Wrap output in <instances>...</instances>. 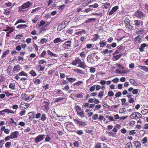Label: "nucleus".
I'll return each mask as SVG.
<instances>
[{
  "label": "nucleus",
  "instance_id": "obj_1",
  "mask_svg": "<svg viewBox=\"0 0 148 148\" xmlns=\"http://www.w3.org/2000/svg\"><path fill=\"white\" fill-rule=\"evenodd\" d=\"M71 64L75 66H76L78 64L77 67L85 69L87 67L85 62L84 61H82L81 59L78 57L75 58V60H73Z\"/></svg>",
  "mask_w": 148,
  "mask_h": 148
},
{
  "label": "nucleus",
  "instance_id": "obj_2",
  "mask_svg": "<svg viewBox=\"0 0 148 148\" xmlns=\"http://www.w3.org/2000/svg\"><path fill=\"white\" fill-rule=\"evenodd\" d=\"M32 4V3L29 1H27L26 2L24 3L22 5L18 8V11L23 12L27 10L28 9H30Z\"/></svg>",
  "mask_w": 148,
  "mask_h": 148
},
{
  "label": "nucleus",
  "instance_id": "obj_3",
  "mask_svg": "<svg viewBox=\"0 0 148 148\" xmlns=\"http://www.w3.org/2000/svg\"><path fill=\"white\" fill-rule=\"evenodd\" d=\"M49 103L46 101H44L42 103L41 109L45 112H47L49 109Z\"/></svg>",
  "mask_w": 148,
  "mask_h": 148
},
{
  "label": "nucleus",
  "instance_id": "obj_4",
  "mask_svg": "<svg viewBox=\"0 0 148 148\" xmlns=\"http://www.w3.org/2000/svg\"><path fill=\"white\" fill-rule=\"evenodd\" d=\"M74 121L76 124L78 125L79 126L81 127H84L87 124L86 122L81 121L80 119H75Z\"/></svg>",
  "mask_w": 148,
  "mask_h": 148
},
{
  "label": "nucleus",
  "instance_id": "obj_5",
  "mask_svg": "<svg viewBox=\"0 0 148 148\" xmlns=\"http://www.w3.org/2000/svg\"><path fill=\"white\" fill-rule=\"evenodd\" d=\"M135 14L136 16L139 18L144 17L146 15L145 13H144L138 10L135 12Z\"/></svg>",
  "mask_w": 148,
  "mask_h": 148
},
{
  "label": "nucleus",
  "instance_id": "obj_6",
  "mask_svg": "<svg viewBox=\"0 0 148 148\" xmlns=\"http://www.w3.org/2000/svg\"><path fill=\"white\" fill-rule=\"evenodd\" d=\"M45 136V134H41L38 136L34 139V142L35 143H38L43 140Z\"/></svg>",
  "mask_w": 148,
  "mask_h": 148
},
{
  "label": "nucleus",
  "instance_id": "obj_7",
  "mask_svg": "<svg viewBox=\"0 0 148 148\" xmlns=\"http://www.w3.org/2000/svg\"><path fill=\"white\" fill-rule=\"evenodd\" d=\"M96 53H90L87 56V60L88 62L89 63H92L94 61V58L95 57V56Z\"/></svg>",
  "mask_w": 148,
  "mask_h": 148
},
{
  "label": "nucleus",
  "instance_id": "obj_8",
  "mask_svg": "<svg viewBox=\"0 0 148 148\" xmlns=\"http://www.w3.org/2000/svg\"><path fill=\"white\" fill-rule=\"evenodd\" d=\"M143 37L140 35H138L134 39V44H139L142 41Z\"/></svg>",
  "mask_w": 148,
  "mask_h": 148
},
{
  "label": "nucleus",
  "instance_id": "obj_9",
  "mask_svg": "<svg viewBox=\"0 0 148 148\" xmlns=\"http://www.w3.org/2000/svg\"><path fill=\"white\" fill-rule=\"evenodd\" d=\"M113 60L114 61L118 60L122 56V53H119L115 51V52L113 54Z\"/></svg>",
  "mask_w": 148,
  "mask_h": 148
},
{
  "label": "nucleus",
  "instance_id": "obj_10",
  "mask_svg": "<svg viewBox=\"0 0 148 148\" xmlns=\"http://www.w3.org/2000/svg\"><path fill=\"white\" fill-rule=\"evenodd\" d=\"M141 114L138 112H135L132 113L130 116L132 119L137 118L139 119L142 117Z\"/></svg>",
  "mask_w": 148,
  "mask_h": 148
},
{
  "label": "nucleus",
  "instance_id": "obj_11",
  "mask_svg": "<svg viewBox=\"0 0 148 148\" xmlns=\"http://www.w3.org/2000/svg\"><path fill=\"white\" fill-rule=\"evenodd\" d=\"M71 42L72 41L71 40H68L62 44V46L65 49H68L69 47H71Z\"/></svg>",
  "mask_w": 148,
  "mask_h": 148
},
{
  "label": "nucleus",
  "instance_id": "obj_12",
  "mask_svg": "<svg viewBox=\"0 0 148 148\" xmlns=\"http://www.w3.org/2000/svg\"><path fill=\"white\" fill-rule=\"evenodd\" d=\"M14 29L7 25H4L3 27V31L5 32H13Z\"/></svg>",
  "mask_w": 148,
  "mask_h": 148
},
{
  "label": "nucleus",
  "instance_id": "obj_13",
  "mask_svg": "<svg viewBox=\"0 0 148 148\" xmlns=\"http://www.w3.org/2000/svg\"><path fill=\"white\" fill-rule=\"evenodd\" d=\"M66 22H67L63 21L58 25L57 29L58 31H60L64 29L66 27Z\"/></svg>",
  "mask_w": 148,
  "mask_h": 148
},
{
  "label": "nucleus",
  "instance_id": "obj_14",
  "mask_svg": "<svg viewBox=\"0 0 148 148\" xmlns=\"http://www.w3.org/2000/svg\"><path fill=\"white\" fill-rule=\"evenodd\" d=\"M119 7L118 6H115L112 8V10L108 13L109 16H110L113 14L114 13L119 9Z\"/></svg>",
  "mask_w": 148,
  "mask_h": 148
},
{
  "label": "nucleus",
  "instance_id": "obj_15",
  "mask_svg": "<svg viewBox=\"0 0 148 148\" xmlns=\"http://www.w3.org/2000/svg\"><path fill=\"white\" fill-rule=\"evenodd\" d=\"M19 134L18 132L17 131H16L14 132H12L11 133V134L10 135L11 139L15 138H16L17 137V136Z\"/></svg>",
  "mask_w": 148,
  "mask_h": 148
},
{
  "label": "nucleus",
  "instance_id": "obj_16",
  "mask_svg": "<svg viewBox=\"0 0 148 148\" xmlns=\"http://www.w3.org/2000/svg\"><path fill=\"white\" fill-rule=\"evenodd\" d=\"M125 49V47L119 46L117 47V49L116 51L119 53H122V52L124 51Z\"/></svg>",
  "mask_w": 148,
  "mask_h": 148
},
{
  "label": "nucleus",
  "instance_id": "obj_17",
  "mask_svg": "<svg viewBox=\"0 0 148 148\" xmlns=\"http://www.w3.org/2000/svg\"><path fill=\"white\" fill-rule=\"evenodd\" d=\"M35 112H30L28 113L29 115L28 119L31 120L34 118Z\"/></svg>",
  "mask_w": 148,
  "mask_h": 148
},
{
  "label": "nucleus",
  "instance_id": "obj_18",
  "mask_svg": "<svg viewBox=\"0 0 148 148\" xmlns=\"http://www.w3.org/2000/svg\"><path fill=\"white\" fill-rule=\"evenodd\" d=\"M21 68L19 65L17 64L14 66L13 69V71L15 73L19 71L20 70Z\"/></svg>",
  "mask_w": 148,
  "mask_h": 148
},
{
  "label": "nucleus",
  "instance_id": "obj_19",
  "mask_svg": "<svg viewBox=\"0 0 148 148\" xmlns=\"http://www.w3.org/2000/svg\"><path fill=\"white\" fill-rule=\"evenodd\" d=\"M12 70V66L11 65H9L8 67L6 70L7 73L9 75H12L13 73Z\"/></svg>",
  "mask_w": 148,
  "mask_h": 148
},
{
  "label": "nucleus",
  "instance_id": "obj_20",
  "mask_svg": "<svg viewBox=\"0 0 148 148\" xmlns=\"http://www.w3.org/2000/svg\"><path fill=\"white\" fill-rule=\"evenodd\" d=\"M3 110V113H6L7 114L11 113L15 114V112L13 110H10L8 109H5Z\"/></svg>",
  "mask_w": 148,
  "mask_h": 148
},
{
  "label": "nucleus",
  "instance_id": "obj_21",
  "mask_svg": "<svg viewBox=\"0 0 148 148\" xmlns=\"http://www.w3.org/2000/svg\"><path fill=\"white\" fill-rule=\"evenodd\" d=\"M9 51L10 50L9 49H7L3 53L1 59H3L4 58L6 57V56L8 54Z\"/></svg>",
  "mask_w": 148,
  "mask_h": 148
},
{
  "label": "nucleus",
  "instance_id": "obj_22",
  "mask_svg": "<svg viewBox=\"0 0 148 148\" xmlns=\"http://www.w3.org/2000/svg\"><path fill=\"white\" fill-rule=\"evenodd\" d=\"M147 46V44L143 43L142 44L139 48V49L140 52H142L144 51V48Z\"/></svg>",
  "mask_w": 148,
  "mask_h": 148
},
{
  "label": "nucleus",
  "instance_id": "obj_23",
  "mask_svg": "<svg viewBox=\"0 0 148 148\" xmlns=\"http://www.w3.org/2000/svg\"><path fill=\"white\" fill-rule=\"evenodd\" d=\"M33 82L35 85H39L41 82L40 80L37 78H34L33 80Z\"/></svg>",
  "mask_w": 148,
  "mask_h": 148
},
{
  "label": "nucleus",
  "instance_id": "obj_24",
  "mask_svg": "<svg viewBox=\"0 0 148 148\" xmlns=\"http://www.w3.org/2000/svg\"><path fill=\"white\" fill-rule=\"evenodd\" d=\"M99 44L100 47L103 48L106 45L107 42L105 40H103L102 41H100L99 42Z\"/></svg>",
  "mask_w": 148,
  "mask_h": 148
},
{
  "label": "nucleus",
  "instance_id": "obj_25",
  "mask_svg": "<svg viewBox=\"0 0 148 148\" xmlns=\"http://www.w3.org/2000/svg\"><path fill=\"white\" fill-rule=\"evenodd\" d=\"M75 109L76 110L77 114H78L79 112H81V111H83L82 110L81 108L78 105L75 106Z\"/></svg>",
  "mask_w": 148,
  "mask_h": 148
},
{
  "label": "nucleus",
  "instance_id": "obj_26",
  "mask_svg": "<svg viewBox=\"0 0 148 148\" xmlns=\"http://www.w3.org/2000/svg\"><path fill=\"white\" fill-rule=\"evenodd\" d=\"M73 71L75 73H79L80 74H84V73L83 71L79 69H73Z\"/></svg>",
  "mask_w": 148,
  "mask_h": 148
},
{
  "label": "nucleus",
  "instance_id": "obj_27",
  "mask_svg": "<svg viewBox=\"0 0 148 148\" xmlns=\"http://www.w3.org/2000/svg\"><path fill=\"white\" fill-rule=\"evenodd\" d=\"M138 67L140 68V70H143L146 72H148V68L147 67L145 66H142L139 65Z\"/></svg>",
  "mask_w": 148,
  "mask_h": 148
},
{
  "label": "nucleus",
  "instance_id": "obj_28",
  "mask_svg": "<svg viewBox=\"0 0 148 148\" xmlns=\"http://www.w3.org/2000/svg\"><path fill=\"white\" fill-rule=\"evenodd\" d=\"M134 25L137 26L138 27H140V24L141 21L138 20H134Z\"/></svg>",
  "mask_w": 148,
  "mask_h": 148
},
{
  "label": "nucleus",
  "instance_id": "obj_29",
  "mask_svg": "<svg viewBox=\"0 0 148 148\" xmlns=\"http://www.w3.org/2000/svg\"><path fill=\"white\" fill-rule=\"evenodd\" d=\"M66 77L67 80L71 83H73L76 80L75 78L72 77L69 78L68 77V76L67 75H66Z\"/></svg>",
  "mask_w": 148,
  "mask_h": 148
},
{
  "label": "nucleus",
  "instance_id": "obj_30",
  "mask_svg": "<svg viewBox=\"0 0 148 148\" xmlns=\"http://www.w3.org/2000/svg\"><path fill=\"white\" fill-rule=\"evenodd\" d=\"M47 54L48 55L50 56H54L55 57H57L58 55L57 54H54L51 52L49 50L47 51Z\"/></svg>",
  "mask_w": 148,
  "mask_h": 148
},
{
  "label": "nucleus",
  "instance_id": "obj_31",
  "mask_svg": "<svg viewBox=\"0 0 148 148\" xmlns=\"http://www.w3.org/2000/svg\"><path fill=\"white\" fill-rule=\"evenodd\" d=\"M34 96L32 95H31L29 96L26 95L25 97V99L26 101H29L32 100V98H34Z\"/></svg>",
  "mask_w": 148,
  "mask_h": 148
},
{
  "label": "nucleus",
  "instance_id": "obj_32",
  "mask_svg": "<svg viewBox=\"0 0 148 148\" xmlns=\"http://www.w3.org/2000/svg\"><path fill=\"white\" fill-rule=\"evenodd\" d=\"M27 27V25L26 24H21L16 26L17 28L20 29H25L26 27Z\"/></svg>",
  "mask_w": 148,
  "mask_h": 148
},
{
  "label": "nucleus",
  "instance_id": "obj_33",
  "mask_svg": "<svg viewBox=\"0 0 148 148\" xmlns=\"http://www.w3.org/2000/svg\"><path fill=\"white\" fill-rule=\"evenodd\" d=\"M135 146H136V148H140L141 146V143L138 141H135L134 142Z\"/></svg>",
  "mask_w": 148,
  "mask_h": 148
},
{
  "label": "nucleus",
  "instance_id": "obj_34",
  "mask_svg": "<svg viewBox=\"0 0 148 148\" xmlns=\"http://www.w3.org/2000/svg\"><path fill=\"white\" fill-rule=\"evenodd\" d=\"M62 41L60 38H55L53 41V42L55 44H56L59 42H62Z\"/></svg>",
  "mask_w": 148,
  "mask_h": 148
},
{
  "label": "nucleus",
  "instance_id": "obj_35",
  "mask_svg": "<svg viewBox=\"0 0 148 148\" xmlns=\"http://www.w3.org/2000/svg\"><path fill=\"white\" fill-rule=\"evenodd\" d=\"M41 9L40 7H38L35 9H33L31 12V13L32 14L34 13H37L38 11Z\"/></svg>",
  "mask_w": 148,
  "mask_h": 148
},
{
  "label": "nucleus",
  "instance_id": "obj_36",
  "mask_svg": "<svg viewBox=\"0 0 148 148\" xmlns=\"http://www.w3.org/2000/svg\"><path fill=\"white\" fill-rule=\"evenodd\" d=\"M73 125L72 123H70L69 124H67L66 126V129L69 131L71 130V127L73 126Z\"/></svg>",
  "mask_w": 148,
  "mask_h": 148
},
{
  "label": "nucleus",
  "instance_id": "obj_37",
  "mask_svg": "<svg viewBox=\"0 0 148 148\" xmlns=\"http://www.w3.org/2000/svg\"><path fill=\"white\" fill-rule=\"evenodd\" d=\"M47 55L46 51L45 50L43 51L39 55V57L40 58L43 57V58H45V56Z\"/></svg>",
  "mask_w": 148,
  "mask_h": 148
},
{
  "label": "nucleus",
  "instance_id": "obj_38",
  "mask_svg": "<svg viewBox=\"0 0 148 148\" xmlns=\"http://www.w3.org/2000/svg\"><path fill=\"white\" fill-rule=\"evenodd\" d=\"M104 8L105 9H107L110 8V3H104L103 5Z\"/></svg>",
  "mask_w": 148,
  "mask_h": 148
},
{
  "label": "nucleus",
  "instance_id": "obj_39",
  "mask_svg": "<svg viewBox=\"0 0 148 148\" xmlns=\"http://www.w3.org/2000/svg\"><path fill=\"white\" fill-rule=\"evenodd\" d=\"M77 115L82 118H83L85 117V113L83 111H81L80 112H79Z\"/></svg>",
  "mask_w": 148,
  "mask_h": 148
},
{
  "label": "nucleus",
  "instance_id": "obj_40",
  "mask_svg": "<svg viewBox=\"0 0 148 148\" xmlns=\"http://www.w3.org/2000/svg\"><path fill=\"white\" fill-rule=\"evenodd\" d=\"M130 82L132 84L134 85V86H136L137 85L136 81L132 79H130Z\"/></svg>",
  "mask_w": 148,
  "mask_h": 148
},
{
  "label": "nucleus",
  "instance_id": "obj_41",
  "mask_svg": "<svg viewBox=\"0 0 148 148\" xmlns=\"http://www.w3.org/2000/svg\"><path fill=\"white\" fill-rule=\"evenodd\" d=\"M17 75H18V76H25L26 77H27L28 75L27 74L23 71L18 73Z\"/></svg>",
  "mask_w": 148,
  "mask_h": 148
},
{
  "label": "nucleus",
  "instance_id": "obj_42",
  "mask_svg": "<svg viewBox=\"0 0 148 148\" xmlns=\"http://www.w3.org/2000/svg\"><path fill=\"white\" fill-rule=\"evenodd\" d=\"M26 22V21H24V20L22 19H20L18 20H17L16 21L14 25H16L20 23H25Z\"/></svg>",
  "mask_w": 148,
  "mask_h": 148
},
{
  "label": "nucleus",
  "instance_id": "obj_43",
  "mask_svg": "<svg viewBox=\"0 0 148 148\" xmlns=\"http://www.w3.org/2000/svg\"><path fill=\"white\" fill-rule=\"evenodd\" d=\"M29 74L33 77H35L36 76L37 74L36 72L33 70H32L29 72Z\"/></svg>",
  "mask_w": 148,
  "mask_h": 148
},
{
  "label": "nucleus",
  "instance_id": "obj_44",
  "mask_svg": "<svg viewBox=\"0 0 148 148\" xmlns=\"http://www.w3.org/2000/svg\"><path fill=\"white\" fill-rule=\"evenodd\" d=\"M148 141V138L147 137H144L141 140L142 143L143 144H145Z\"/></svg>",
  "mask_w": 148,
  "mask_h": 148
},
{
  "label": "nucleus",
  "instance_id": "obj_45",
  "mask_svg": "<svg viewBox=\"0 0 148 148\" xmlns=\"http://www.w3.org/2000/svg\"><path fill=\"white\" fill-rule=\"evenodd\" d=\"M79 55L82 58V60H84L86 56V55L84 51L81 52L79 54Z\"/></svg>",
  "mask_w": 148,
  "mask_h": 148
},
{
  "label": "nucleus",
  "instance_id": "obj_46",
  "mask_svg": "<svg viewBox=\"0 0 148 148\" xmlns=\"http://www.w3.org/2000/svg\"><path fill=\"white\" fill-rule=\"evenodd\" d=\"M55 72V70L54 69L51 70L49 71L48 74L49 75L50 77H52V75Z\"/></svg>",
  "mask_w": 148,
  "mask_h": 148
},
{
  "label": "nucleus",
  "instance_id": "obj_47",
  "mask_svg": "<svg viewBox=\"0 0 148 148\" xmlns=\"http://www.w3.org/2000/svg\"><path fill=\"white\" fill-rule=\"evenodd\" d=\"M22 107L23 108H28L29 106V104L28 103H25L23 104H22L21 105Z\"/></svg>",
  "mask_w": 148,
  "mask_h": 148
},
{
  "label": "nucleus",
  "instance_id": "obj_48",
  "mask_svg": "<svg viewBox=\"0 0 148 148\" xmlns=\"http://www.w3.org/2000/svg\"><path fill=\"white\" fill-rule=\"evenodd\" d=\"M37 66L40 68L39 70H38L39 71H43L45 69V67L42 66V65H38Z\"/></svg>",
  "mask_w": 148,
  "mask_h": 148
},
{
  "label": "nucleus",
  "instance_id": "obj_49",
  "mask_svg": "<svg viewBox=\"0 0 148 148\" xmlns=\"http://www.w3.org/2000/svg\"><path fill=\"white\" fill-rule=\"evenodd\" d=\"M38 62L39 64V65H41L42 64H43L44 63H46V61L44 60H40L38 61Z\"/></svg>",
  "mask_w": 148,
  "mask_h": 148
},
{
  "label": "nucleus",
  "instance_id": "obj_50",
  "mask_svg": "<svg viewBox=\"0 0 148 148\" xmlns=\"http://www.w3.org/2000/svg\"><path fill=\"white\" fill-rule=\"evenodd\" d=\"M104 91L102 90L100 91L99 93L98 96V97L101 98L103 97L104 95Z\"/></svg>",
  "mask_w": 148,
  "mask_h": 148
},
{
  "label": "nucleus",
  "instance_id": "obj_51",
  "mask_svg": "<svg viewBox=\"0 0 148 148\" xmlns=\"http://www.w3.org/2000/svg\"><path fill=\"white\" fill-rule=\"evenodd\" d=\"M83 83V82L82 81H79L73 84V86H75L76 85L77 86H79L81 85Z\"/></svg>",
  "mask_w": 148,
  "mask_h": 148
},
{
  "label": "nucleus",
  "instance_id": "obj_52",
  "mask_svg": "<svg viewBox=\"0 0 148 148\" xmlns=\"http://www.w3.org/2000/svg\"><path fill=\"white\" fill-rule=\"evenodd\" d=\"M126 27L128 28V29L131 31H132L134 29V27L133 26L131 25L130 24H129L126 25H125Z\"/></svg>",
  "mask_w": 148,
  "mask_h": 148
},
{
  "label": "nucleus",
  "instance_id": "obj_53",
  "mask_svg": "<svg viewBox=\"0 0 148 148\" xmlns=\"http://www.w3.org/2000/svg\"><path fill=\"white\" fill-rule=\"evenodd\" d=\"M95 148H102L101 143H97L95 145Z\"/></svg>",
  "mask_w": 148,
  "mask_h": 148
},
{
  "label": "nucleus",
  "instance_id": "obj_54",
  "mask_svg": "<svg viewBox=\"0 0 148 148\" xmlns=\"http://www.w3.org/2000/svg\"><path fill=\"white\" fill-rule=\"evenodd\" d=\"M38 16H36L34 18V19L32 20V21L33 23H36L37 21L38 20Z\"/></svg>",
  "mask_w": 148,
  "mask_h": 148
},
{
  "label": "nucleus",
  "instance_id": "obj_55",
  "mask_svg": "<svg viewBox=\"0 0 148 148\" xmlns=\"http://www.w3.org/2000/svg\"><path fill=\"white\" fill-rule=\"evenodd\" d=\"M124 21L125 24V25L129 24L130 22V21L129 20V18L127 17H126L125 18Z\"/></svg>",
  "mask_w": 148,
  "mask_h": 148
},
{
  "label": "nucleus",
  "instance_id": "obj_56",
  "mask_svg": "<svg viewBox=\"0 0 148 148\" xmlns=\"http://www.w3.org/2000/svg\"><path fill=\"white\" fill-rule=\"evenodd\" d=\"M46 119L47 117L46 114L45 113L42 114L41 118V120L42 121H44Z\"/></svg>",
  "mask_w": 148,
  "mask_h": 148
},
{
  "label": "nucleus",
  "instance_id": "obj_57",
  "mask_svg": "<svg viewBox=\"0 0 148 148\" xmlns=\"http://www.w3.org/2000/svg\"><path fill=\"white\" fill-rule=\"evenodd\" d=\"M47 39L43 38L40 40V42L42 44H43L44 43L47 42Z\"/></svg>",
  "mask_w": 148,
  "mask_h": 148
},
{
  "label": "nucleus",
  "instance_id": "obj_58",
  "mask_svg": "<svg viewBox=\"0 0 148 148\" xmlns=\"http://www.w3.org/2000/svg\"><path fill=\"white\" fill-rule=\"evenodd\" d=\"M9 87L12 90H14L15 89V84L11 83L9 85Z\"/></svg>",
  "mask_w": 148,
  "mask_h": 148
},
{
  "label": "nucleus",
  "instance_id": "obj_59",
  "mask_svg": "<svg viewBox=\"0 0 148 148\" xmlns=\"http://www.w3.org/2000/svg\"><path fill=\"white\" fill-rule=\"evenodd\" d=\"M75 96L77 98H83V93L82 92H81L80 94H76Z\"/></svg>",
  "mask_w": 148,
  "mask_h": 148
},
{
  "label": "nucleus",
  "instance_id": "obj_60",
  "mask_svg": "<svg viewBox=\"0 0 148 148\" xmlns=\"http://www.w3.org/2000/svg\"><path fill=\"white\" fill-rule=\"evenodd\" d=\"M95 18H90L88 20L86 21L85 23H90L92 21H95Z\"/></svg>",
  "mask_w": 148,
  "mask_h": 148
},
{
  "label": "nucleus",
  "instance_id": "obj_61",
  "mask_svg": "<svg viewBox=\"0 0 148 148\" xmlns=\"http://www.w3.org/2000/svg\"><path fill=\"white\" fill-rule=\"evenodd\" d=\"M46 22L45 21L43 20H41L39 24L38 25V27H41L42 26L45 24Z\"/></svg>",
  "mask_w": 148,
  "mask_h": 148
},
{
  "label": "nucleus",
  "instance_id": "obj_62",
  "mask_svg": "<svg viewBox=\"0 0 148 148\" xmlns=\"http://www.w3.org/2000/svg\"><path fill=\"white\" fill-rule=\"evenodd\" d=\"M132 146V144L131 142H128L126 145L125 148H130Z\"/></svg>",
  "mask_w": 148,
  "mask_h": 148
},
{
  "label": "nucleus",
  "instance_id": "obj_63",
  "mask_svg": "<svg viewBox=\"0 0 148 148\" xmlns=\"http://www.w3.org/2000/svg\"><path fill=\"white\" fill-rule=\"evenodd\" d=\"M95 37H94L93 38V41H96L99 38V36L97 34H95Z\"/></svg>",
  "mask_w": 148,
  "mask_h": 148
},
{
  "label": "nucleus",
  "instance_id": "obj_64",
  "mask_svg": "<svg viewBox=\"0 0 148 148\" xmlns=\"http://www.w3.org/2000/svg\"><path fill=\"white\" fill-rule=\"evenodd\" d=\"M10 12H11L10 11L9 9H5V10L4 14L5 15H8L10 14Z\"/></svg>",
  "mask_w": 148,
  "mask_h": 148
}]
</instances>
